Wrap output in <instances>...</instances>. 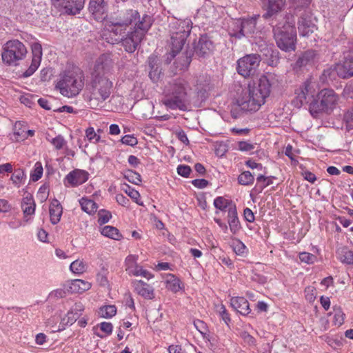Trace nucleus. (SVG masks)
<instances>
[{
  "instance_id": "obj_1",
  "label": "nucleus",
  "mask_w": 353,
  "mask_h": 353,
  "mask_svg": "<svg viewBox=\"0 0 353 353\" xmlns=\"http://www.w3.org/2000/svg\"><path fill=\"white\" fill-rule=\"evenodd\" d=\"M284 4L283 0H268L267 12L263 17L269 18L275 14L271 21L274 37L277 46L282 50L290 52L296 48V32L294 17L291 14H276Z\"/></svg>"
},
{
  "instance_id": "obj_2",
  "label": "nucleus",
  "mask_w": 353,
  "mask_h": 353,
  "mask_svg": "<svg viewBox=\"0 0 353 353\" xmlns=\"http://www.w3.org/2000/svg\"><path fill=\"white\" fill-rule=\"evenodd\" d=\"M270 91V81L266 76L263 75L257 83L250 82L242 88L236 99V103L245 112H256L265 103Z\"/></svg>"
},
{
  "instance_id": "obj_3",
  "label": "nucleus",
  "mask_w": 353,
  "mask_h": 353,
  "mask_svg": "<svg viewBox=\"0 0 353 353\" xmlns=\"http://www.w3.org/2000/svg\"><path fill=\"white\" fill-rule=\"evenodd\" d=\"M110 69V61L105 56L97 59L88 85L90 101L103 102L110 96L113 83L106 76Z\"/></svg>"
},
{
  "instance_id": "obj_4",
  "label": "nucleus",
  "mask_w": 353,
  "mask_h": 353,
  "mask_svg": "<svg viewBox=\"0 0 353 353\" xmlns=\"http://www.w3.org/2000/svg\"><path fill=\"white\" fill-rule=\"evenodd\" d=\"M191 88L184 79H179L170 82L164 92L167 99L163 104L172 110H187L191 102Z\"/></svg>"
},
{
  "instance_id": "obj_5",
  "label": "nucleus",
  "mask_w": 353,
  "mask_h": 353,
  "mask_svg": "<svg viewBox=\"0 0 353 353\" xmlns=\"http://www.w3.org/2000/svg\"><path fill=\"white\" fill-rule=\"evenodd\" d=\"M152 26V19L149 15L144 14L138 23H136L135 27L132 31H128L125 37L115 38L117 42L121 41L122 46L126 52H134L141 41L143 39L145 34L148 32Z\"/></svg>"
},
{
  "instance_id": "obj_6",
  "label": "nucleus",
  "mask_w": 353,
  "mask_h": 353,
  "mask_svg": "<svg viewBox=\"0 0 353 353\" xmlns=\"http://www.w3.org/2000/svg\"><path fill=\"white\" fill-rule=\"evenodd\" d=\"M84 85V76L80 70L65 72L56 85L60 93L67 97L77 96Z\"/></svg>"
},
{
  "instance_id": "obj_7",
  "label": "nucleus",
  "mask_w": 353,
  "mask_h": 353,
  "mask_svg": "<svg viewBox=\"0 0 353 353\" xmlns=\"http://www.w3.org/2000/svg\"><path fill=\"white\" fill-rule=\"evenodd\" d=\"M170 39L169 46L170 52L168 55L166 62L169 63L176 55H178L174 64L178 70H183L189 66L191 63L194 52L192 50H185L181 52L187 39H179V35L170 34Z\"/></svg>"
},
{
  "instance_id": "obj_8",
  "label": "nucleus",
  "mask_w": 353,
  "mask_h": 353,
  "mask_svg": "<svg viewBox=\"0 0 353 353\" xmlns=\"http://www.w3.org/2000/svg\"><path fill=\"white\" fill-rule=\"evenodd\" d=\"M339 100V97L333 90L323 89L317 94V99H314L310 104V111L312 114L321 112L332 110Z\"/></svg>"
},
{
  "instance_id": "obj_9",
  "label": "nucleus",
  "mask_w": 353,
  "mask_h": 353,
  "mask_svg": "<svg viewBox=\"0 0 353 353\" xmlns=\"http://www.w3.org/2000/svg\"><path fill=\"white\" fill-rule=\"evenodd\" d=\"M27 49L24 44L17 39L10 40L3 46L1 57L3 63L8 65H17L18 62L25 58Z\"/></svg>"
},
{
  "instance_id": "obj_10",
  "label": "nucleus",
  "mask_w": 353,
  "mask_h": 353,
  "mask_svg": "<svg viewBox=\"0 0 353 353\" xmlns=\"http://www.w3.org/2000/svg\"><path fill=\"white\" fill-rule=\"evenodd\" d=\"M261 62V56L258 54H247L237 61V72L244 77L254 76Z\"/></svg>"
},
{
  "instance_id": "obj_11",
  "label": "nucleus",
  "mask_w": 353,
  "mask_h": 353,
  "mask_svg": "<svg viewBox=\"0 0 353 353\" xmlns=\"http://www.w3.org/2000/svg\"><path fill=\"white\" fill-rule=\"evenodd\" d=\"M315 83L311 81H306L296 90L293 104L297 108H301L303 104L308 103L314 99L316 94Z\"/></svg>"
},
{
  "instance_id": "obj_12",
  "label": "nucleus",
  "mask_w": 353,
  "mask_h": 353,
  "mask_svg": "<svg viewBox=\"0 0 353 353\" xmlns=\"http://www.w3.org/2000/svg\"><path fill=\"white\" fill-rule=\"evenodd\" d=\"M192 29V21L190 19L184 20L173 19L169 25L170 34L179 35V39H187Z\"/></svg>"
},
{
  "instance_id": "obj_13",
  "label": "nucleus",
  "mask_w": 353,
  "mask_h": 353,
  "mask_svg": "<svg viewBox=\"0 0 353 353\" xmlns=\"http://www.w3.org/2000/svg\"><path fill=\"white\" fill-rule=\"evenodd\" d=\"M214 45L207 35H201L197 42L194 43V52L199 57L206 58L213 52Z\"/></svg>"
},
{
  "instance_id": "obj_14",
  "label": "nucleus",
  "mask_w": 353,
  "mask_h": 353,
  "mask_svg": "<svg viewBox=\"0 0 353 353\" xmlns=\"http://www.w3.org/2000/svg\"><path fill=\"white\" fill-rule=\"evenodd\" d=\"M138 18H139V14L137 10H128L117 17H112L107 22L128 28Z\"/></svg>"
},
{
  "instance_id": "obj_15",
  "label": "nucleus",
  "mask_w": 353,
  "mask_h": 353,
  "mask_svg": "<svg viewBox=\"0 0 353 353\" xmlns=\"http://www.w3.org/2000/svg\"><path fill=\"white\" fill-rule=\"evenodd\" d=\"M334 70L338 76L343 79L353 77V50L345 56L342 63L337 64L335 66Z\"/></svg>"
},
{
  "instance_id": "obj_16",
  "label": "nucleus",
  "mask_w": 353,
  "mask_h": 353,
  "mask_svg": "<svg viewBox=\"0 0 353 353\" xmlns=\"http://www.w3.org/2000/svg\"><path fill=\"white\" fill-rule=\"evenodd\" d=\"M88 175L86 171L76 169L66 175L65 183L72 187H76L85 183L88 179Z\"/></svg>"
},
{
  "instance_id": "obj_17",
  "label": "nucleus",
  "mask_w": 353,
  "mask_h": 353,
  "mask_svg": "<svg viewBox=\"0 0 353 353\" xmlns=\"http://www.w3.org/2000/svg\"><path fill=\"white\" fill-rule=\"evenodd\" d=\"M108 5L105 0H90L89 11L97 20L104 19L103 15L107 12Z\"/></svg>"
},
{
  "instance_id": "obj_18",
  "label": "nucleus",
  "mask_w": 353,
  "mask_h": 353,
  "mask_svg": "<svg viewBox=\"0 0 353 353\" xmlns=\"http://www.w3.org/2000/svg\"><path fill=\"white\" fill-rule=\"evenodd\" d=\"M298 29L301 35L308 37L316 29L311 20V17L306 13L303 14L298 21Z\"/></svg>"
},
{
  "instance_id": "obj_19",
  "label": "nucleus",
  "mask_w": 353,
  "mask_h": 353,
  "mask_svg": "<svg viewBox=\"0 0 353 353\" xmlns=\"http://www.w3.org/2000/svg\"><path fill=\"white\" fill-rule=\"evenodd\" d=\"M21 207L24 219L26 221H28L29 220L28 217L34 214L36 208V204L32 194L27 193L22 199Z\"/></svg>"
},
{
  "instance_id": "obj_20",
  "label": "nucleus",
  "mask_w": 353,
  "mask_h": 353,
  "mask_svg": "<svg viewBox=\"0 0 353 353\" xmlns=\"http://www.w3.org/2000/svg\"><path fill=\"white\" fill-rule=\"evenodd\" d=\"M136 292L146 299H153L154 298V289L149 284L142 281H135L133 283Z\"/></svg>"
},
{
  "instance_id": "obj_21",
  "label": "nucleus",
  "mask_w": 353,
  "mask_h": 353,
  "mask_svg": "<svg viewBox=\"0 0 353 353\" xmlns=\"http://www.w3.org/2000/svg\"><path fill=\"white\" fill-rule=\"evenodd\" d=\"M230 304L235 310L243 315H247L251 311L249 303L244 297H232Z\"/></svg>"
},
{
  "instance_id": "obj_22",
  "label": "nucleus",
  "mask_w": 353,
  "mask_h": 353,
  "mask_svg": "<svg viewBox=\"0 0 353 353\" xmlns=\"http://www.w3.org/2000/svg\"><path fill=\"white\" fill-rule=\"evenodd\" d=\"M228 222L231 232L236 234L241 229V224L237 216L236 205H231L228 212Z\"/></svg>"
},
{
  "instance_id": "obj_23",
  "label": "nucleus",
  "mask_w": 353,
  "mask_h": 353,
  "mask_svg": "<svg viewBox=\"0 0 353 353\" xmlns=\"http://www.w3.org/2000/svg\"><path fill=\"white\" fill-rule=\"evenodd\" d=\"M50 221L53 225L58 223L60 221L63 208L57 199H53L50 205L49 208Z\"/></svg>"
},
{
  "instance_id": "obj_24",
  "label": "nucleus",
  "mask_w": 353,
  "mask_h": 353,
  "mask_svg": "<svg viewBox=\"0 0 353 353\" xmlns=\"http://www.w3.org/2000/svg\"><path fill=\"white\" fill-rule=\"evenodd\" d=\"M316 57V53L315 50H307L299 56L296 62V66L298 68H302L311 65L314 62Z\"/></svg>"
},
{
  "instance_id": "obj_25",
  "label": "nucleus",
  "mask_w": 353,
  "mask_h": 353,
  "mask_svg": "<svg viewBox=\"0 0 353 353\" xmlns=\"http://www.w3.org/2000/svg\"><path fill=\"white\" fill-rule=\"evenodd\" d=\"M90 283L81 279H74L70 283L69 290L72 293H82L90 289Z\"/></svg>"
},
{
  "instance_id": "obj_26",
  "label": "nucleus",
  "mask_w": 353,
  "mask_h": 353,
  "mask_svg": "<svg viewBox=\"0 0 353 353\" xmlns=\"http://www.w3.org/2000/svg\"><path fill=\"white\" fill-rule=\"evenodd\" d=\"M241 28L243 37H249L254 32L256 24V16L241 19Z\"/></svg>"
},
{
  "instance_id": "obj_27",
  "label": "nucleus",
  "mask_w": 353,
  "mask_h": 353,
  "mask_svg": "<svg viewBox=\"0 0 353 353\" xmlns=\"http://www.w3.org/2000/svg\"><path fill=\"white\" fill-rule=\"evenodd\" d=\"M166 288L172 292H177L181 289V281L173 274H169L166 279Z\"/></svg>"
},
{
  "instance_id": "obj_28",
  "label": "nucleus",
  "mask_w": 353,
  "mask_h": 353,
  "mask_svg": "<svg viewBox=\"0 0 353 353\" xmlns=\"http://www.w3.org/2000/svg\"><path fill=\"white\" fill-rule=\"evenodd\" d=\"M80 205L81 206V209L90 214L97 212L98 208L97 204L93 200L86 198H82L80 200Z\"/></svg>"
},
{
  "instance_id": "obj_29",
  "label": "nucleus",
  "mask_w": 353,
  "mask_h": 353,
  "mask_svg": "<svg viewBox=\"0 0 353 353\" xmlns=\"http://www.w3.org/2000/svg\"><path fill=\"white\" fill-rule=\"evenodd\" d=\"M105 27L110 33H112L114 36L118 37V38L123 39L126 35L125 32L128 28L125 27H120L107 21L105 23Z\"/></svg>"
},
{
  "instance_id": "obj_30",
  "label": "nucleus",
  "mask_w": 353,
  "mask_h": 353,
  "mask_svg": "<svg viewBox=\"0 0 353 353\" xmlns=\"http://www.w3.org/2000/svg\"><path fill=\"white\" fill-rule=\"evenodd\" d=\"M101 234L114 240H119L121 237L119 230L115 227L110 225L103 227L101 230Z\"/></svg>"
},
{
  "instance_id": "obj_31",
  "label": "nucleus",
  "mask_w": 353,
  "mask_h": 353,
  "mask_svg": "<svg viewBox=\"0 0 353 353\" xmlns=\"http://www.w3.org/2000/svg\"><path fill=\"white\" fill-rule=\"evenodd\" d=\"M241 19L232 22V26L229 28V34L232 37H235L237 39H241L243 37V33H242L241 28Z\"/></svg>"
},
{
  "instance_id": "obj_32",
  "label": "nucleus",
  "mask_w": 353,
  "mask_h": 353,
  "mask_svg": "<svg viewBox=\"0 0 353 353\" xmlns=\"http://www.w3.org/2000/svg\"><path fill=\"white\" fill-rule=\"evenodd\" d=\"M214 205L216 208L219 209L221 211L229 212L231 205H235L231 201H229L222 196L216 198L214 201Z\"/></svg>"
},
{
  "instance_id": "obj_33",
  "label": "nucleus",
  "mask_w": 353,
  "mask_h": 353,
  "mask_svg": "<svg viewBox=\"0 0 353 353\" xmlns=\"http://www.w3.org/2000/svg\"><path fill=\"white\" fill-rule=\"evenodd\" d=\"M339 259L345 263L353 264V252L347 248H343L338 251Z\"/></svg>"
},
{
  "instance_id": "obj_34",
  "label": "nucleus",
  "mask_w": 353,
  "mask_h": 353,
  "mask_svg": "<svg viewBox=\"0 0 353 353\" xmlns=\"http://www.w3.org/2000/svg\"><path fill=\"white\" fill-rule=\"evenodd\" d=\"M85 0H69L67 3L68 8H72V12H64L68 14H77L83 8Z\"/></svg>"
},
{
  "instance_id": "obj_35",
  "label": "nucleus",
  "mask_w": 353,
  "mask_h": 353,
  "mask_svg": "<svg viewBox=\"0 0 353 353\" xmlns=\"http://www.w3.org/2000/svg\"><path fill=\"white\" fill-rule=\"evenodd\" d=\"M83 310L84 305L81 302L75 303L70 311L68 312V319L75 321L79 314Z\"/></svg>"
},
{
  "instance_id": "obj_36",
  "label": "nucleus",
  "mask_w": 353,
  "mask_h": 353,
  "mask_svg": "<svg viewBox=\"0 0 353 353\" xmlns=\"http://www.w3.org/2000/svg\"><path fill=\"white\" fill-rule=\"evenodd\" d=\"M254 177L250 171L243 172L238 177V181L241 185H249L254 182Z\"/></svg>"
},
{
  "instance_id": "obj_37",
  "label": "nucleus",
  "mask_w": 353,
  "mask_h": 353,
  "mask_svg": "<svg viewBox=\"0 0 353 353\" xmlns=\"http://www.w3.org/2000/svg\"><path fill=\"white\" fill-rule=\"evenodd\" d=\"M25 173L23 170L21 168L16 169L11 176V180L12 183L17 187L19 188L23 180L25 179Z\"/></svg>"
},
{
  "instance_id": "obj_38",
  "label": "nucleus",
  "mask_w": 353,
  "mask_h": 353,
  "mask_svg": "<svg viewBox=\"0 0 353 353\" xmlns=\"http://www.w3.org/2000/svg\"><path fill=\"white\" fill-rule=\"evenodd\" d=\"M117 313V308L114 305H106L100 308V314L103 318H110Z\"/></svg>"
},
{
  "instance_id": "obj_39",
  "label": "nucleus",
  "mask_w": 353,
  "mask_h": 353,
  "mask_svg": "<svg viewBox=\"0 0 353 353\" xmlns=\"http://www.w3.org/2000/svg\"><path fill=\"white\" fill-rule=\"evenodd\" d=\"M125 178L130 183L139 185L141 182V175L132 170H128L125 174Z\"/></svg>"
},
{
  "instance_id": "obj_40",
  "label": "nucleus",
  "mask_w": 353,
  "mask_h": 353,
  "mask_svg": "<svg viewBox=\"0 0 353 353\" xmlns=\"http://www.w3.org/2000/svg\"><path fill=\"white\" fill-rule=\"evenodd\" d=\"M70 269L74 273L81 274L85 270V264L82 261L76 260L70 264Z\"/></svg>"
},
{
  "instance_id": "obj_41",
  "label": "nucleus",
  "mask_w": 353,
  "mask_h": 353,
  "mask_svg": "<svg viewBox=\"0 0 353 353\" xmlns=\"http://www.w3.org/2000/svg\"><path fill=\"white\" fill-rule=\"evenodd\" d=\"M43 167L41 162H37L34 165L33 172L30 174V179L32 181H37L43 174Z\"/></svg>"
},
{
  "instance_id": "obj_42",
  "label": "nucleus",
  "mask_w": 353,
  "mask_h": 353,
  "mask_svg": "<svg viewBox=\"0 0 353 353\" xmlns=\"http://www.w3.org/2000/svg\"><path fill=\"white\" fill-rule=\"evenodd\" d=\"M125 188H123V190L132 199L134 200L137 204L142 205V203H139V199L140 197V194L138 191L135 190L134 189L132 188L128 185H125Z\"/></svg>"
},
{
  "instance_id": "obj_43",
  "label": "nucleus",
  "mask_w": 353,
  "mask_h": 353,
  "mask_svg": "<svg viewBox=\"0 0 353 353\" xmlns=\"http://www.w3.org/2000/svg\"><path fill=\"white\" fill-rule=\"evenodd\" d=\"M194 325L196 329L203 335L204 339L210 341L209 339V335H207V326L203 321L201 320H196L194 321Z\"/></svg>"
},
{
  "instance_id": "obj_44",
  "label": "nucleus",
  "mask_w": 353,
  "mask_h": 353,
  "mask_svg": "<svg viewBox=\"0 0 353 353\" xmlns=\"http://www.w3.org/2000/svg\"><path fill=\"white\" fill-rule=\"evenodd\" d=\"M130 273L134 276H141L148 279L152 277L151 274L148 270L143 269L141 266L138 265H136Z\"/></svg>"
},
{
  "instance_id": "obj_45",
  "label": "nucleus",
  "mask_w": 353,
  "mask_h": 353,
  "mask_svg": "<svg viewBox=\"0 0 353 353\" xmlns=\"http://www.w3.org/2000/svg\"><path fill=\"white\" fill-rule=\"evenodd\" d=\"M52 4L57 9L63 12H72V8H68L67 3L69 0H51Z\"/></svg>"
},
{
  "instance_id": "obj_46",
  "label": "nucleus",
  "mask_w": 353,
  "mask_h": 353,
  "mask_svg": "<svg viewBox=\"0 0 353 353\" xmlns=\"http://www.w3.org/2000/svg\"><path fill=\"white\" fill-rule=\"evenodd\" d=\"M40 63H41V61H39L38 59H32L31 65H30L28 69L26 70L23 72V77H30L32 74H33L34 72L37 70V69L39 66Z\"/></svg>"
},
{
  "instance_id": "obj_47",
  "label": "nucleus",
  "mask_w": 353,
  "mask_h": 353,
  "mask_svg": "<svg viewBox=\"0 0 353 353\" xmlns=\"http://www.w3.org/2000/svg\"><path fill=\"white\" fill-rule=\"evenodd\" d=\"M301 261L307 264H313L316 261V256L309 252H301L299 254Z\"/></svg>"
},
{
  "instance_id": "obj_48",
  "label": "nucleus",
  "mask_w": 353,
  "mask_h": 353,
  "mask_svg": "<svg viewBox=\"0 0 353 353\" xmlns=\"http://www.w3.org/2000/svg\"><path fill=\"white\" fill-rule=\"evenodd\" d=\"M32 59L41 60L42 47L39 43L35 42L32 45Z\"/></svg>"
},
{
  "instance_id": "obj_49",
  "label": "nucleus",
  "mask_w": 353,
  "mask_h": 353,
  "mask_svg": "<svg viewBox=\"0 0 353 353\" xmlns=\"http://www.w3.org/2000/svg\"><path fill=\"white\" fill-rule=\"evenodd\" d=\"M50 143L53 145L54 148L58 150L63 148L66 144L65 140L61 135H58L55 138H53L50 141Z\"/></svg>"
},
{
  "instance_id": "obj_50",
  "label": "nucleus",
  "mask_w": 353,
  "mask_h": 353,
  "mask_svg": "<svg viewBox=\"0 0 353 353\" xmlns=\"http://www.w3.org/2000/svg\"><path fill=\"white\" fill-rule=\"evenodd\" d=\"M99 219H98V223L100 225L105 224L108 223L110 220V219L112 217V214L109 211H106L104 210H101L99 212Z\"/></svg>"
},
{
  "instance_id": "obj_51",
  "label": "nucleus",
  "mask_w": 353,
  "mask_h": 353,
  "mask_svg": "<svg viewBox=\"0 0 353 353\" xmlns=\"http://www.w3.org/2000/svg\"><path fill=\"white\" fill-rule=\"evenodd\" d=\"M256 181L258 183H261V189H263L272 183V176H265L263 174H259L256 178Z\"/></svg>"
},
{
  "instance_id": "obj_52",
  "label": "nucleus",
  "mask_w": 353,
  "mask_h": 353,
  "mask_svg": "<svg viewBox=\"0 0 353 353\" xmlns=\"http://www.w3.org/2000/svg\"><path fill=\"white\" fill-rule=\"evenodd\" d=\"M85 135L90 141H92L94 143H97L100 139V136L98 135L93 128H88L85 130Z\"/></svg>"
},
{
  "instance_id": "obj_53",
  "label": "nucleus",
  "mask_w": 353,
  "mask_h": 353,
  "mask_svg": "<svg viewBox=\"0 0 353 353\" xmlns=\"http://www.w3.org/2000/svg\"><path fill=\"white\" fill-rule=\"evenodd\" d=\"M233 250L236 254L241 255L245 253L246 247L239 240L233 242Z\"/></svg>"
},
{
  "instance_id": "obj_54",
  "label": "nucleus",
  "mask_w": 353,
  "mask_h": 353,
  "mask_svg": "<svg viewBox=\"0 0 353 353\" xmlns=\"http://www.w3.org/2000/svg\"><path fill=\"white\" fill-rule=\"evenodd\" d=\"M121 141L122 143L130 146H134L138 143L137 139L131 134L125 135L121 138Z\"/></svg>"
},
{
  "instance_id": "obj_55",
  "label": "nucleus",
  "mask_w": 353,
  "mask_h": 353,
  "mask_svg": "<svg viewBox=\"0 0 353 353\" xmlns=\"http://www.w3.org/2000/svg\"><path fill=\"white\" fill-rule=\"evenodd\" d=\"M137 260V256L135 255H129L125 259V264L127 265V270L130 272L132 269H134V266L137 265L136 262Z\"/></svg>"
},
{
  "instance_id": "obj_56",
  "label": "nucleus",
  "mask_w": 353,
  "mask_h": 353,
  "mask_svg": "<svg viewBox=\"0 0 353 353\" xmlns=\"http://www.w3.org/2000/svg\"><path fill=\"white\" fill-rule=\"evenodd\" d=\"M191 171L190 167L187 165H179L177 168V173L183 177H188Z\"/></svg>"
},
{
  "instance_id": "obj_57",
  "label": "nucleus",
  "mask_w": 353,
  "mask_h": 353,
  "mask_svg": "<svg viewBox=\"0 0 353 353\" xmlns=\"http://www.w3.org/2000/svg\"><path fill=\"white\" fill-rule=\"evenodd\" d=\"M161 69L159 67H155L154 69H150L149 72V77L152 81H157L160 77Z\"/></svg>"
},
{
  "instance_id": "obj_58",
  "label": "nucleus",
  "mask_w": 353,
  "mask_h": 353,
  "mask_svg": "<svg viewBox=\"0 0 353 353\" xmlns=\"http://www.w3.org/2000/svg\"><path fill=\"white\" fill-rule=\"evenodd\" d=\"M66 292L63 289H57L55 290L52 291L50 294L49 297L50 299H59L63 298L65 296Z\"/></svg>"
},
{
  "instance_id": "obj_59",
  "label": "nucleus",
  "mask_w": 353,
  "mask_h": 353,
  "mask_svg": "<svg viewBox=\"0 0 353 353\" xmlns=\"http://www.w3.org/2000/svg\"><path fill=\"white\" fill-rule=\"evenodd\" d=\"M239 150L241 151L248 152L254 148V145L246 141L239 142Z\"/></svg>"
},
{
  "instance_id": "obj_60",
  "label": "nucleus",
  "mask_w": 353,
  "mask_h": 353,
  "mask_svg": "<svg viewBox=\"0 0 353 353\" xmlns=\"http://www.w3.org/2000/svg\"><path fill=\"white\" fill-rule=\"evenodd\" d=\"M52 73L50 69L43 68L40 72V79L41 81H48L50 79Z\"/></svg>"
},
{
  "instance_id": "obj_61",
  "label": "nucleus",
  "mask_w": 353,
  "mask_h": 353,
  "mask_svg": "<svg viewBox=\"0 0 353 353\" xmlns=\"http://www.w3.org/2000/svg\"><path fill=\"white\" fill-rule=\"evenodd\" d=\"M270 59L268 64L272 66H276L279 63V52L272 50L270 54Z\"/></svg>"
},
{
  "instance_id": "obj_62",
  "label": "nucleus",
  "mask_w": 353,
  "mask_h": 353,
  "mask_svg": "<svg viewBox=\"0 0 353 353\" xmlns=\"http://www.w3.org/2000/svg\"><path fill=\"white\" fill-rule=\"evenodd\" d=\"M99 327L101 330L107 334H110L112 332L113 326L111 323L103 322L100 323Z\"/></svg>"
},
{
  "instance_id": "obj_63",
  "label": "nucleus",
  "mask_w": 353,
  "mask_h": 353,
  "mask_svg": "<svg viewBox=\"0 0 353 353\" xmlns=\"http://www.w3.org/2000/svg\"><path fill=\"white\" fill-rule=\"evenodd\" d=\"M116 201L119 205L125 207L128 206L130 202V200L122 194L116 195Z\"/></svg>"
},
{
  "instance_id": "obj_64",
  "label": "nucleus",
  "mask_w": 353,
  "mask_h": 353,
  "mask_svg": "<svg viewBox=\"0 0 353 353\" xmlns=\"http://www.w3.org/2000/svg\"><path fill=\"white\" fill-rule=\"evenodd\" d=\"M344 314L341 311H337L334 316V323L335 325H341L344 321Z\"/></svg>"
}]
</instances>
